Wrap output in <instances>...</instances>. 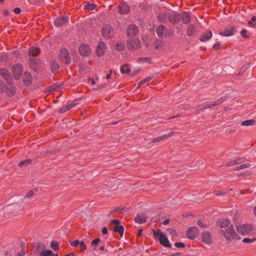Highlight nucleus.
<instances>
[{"mask_svg":"<svg viewBox=\"0 0 256 256\" xmlns=\"http://www.w3.org/2000/svg\"><path fill=\"white\" fill-rule=\"evenodd\" d=\"M168 222H169V220H168V219H167V220H164V221L163 222V224H164V225H166V224H168Z\"/></svg>","mask_w":256,"mask_h":256,"instance_id":"nucleus-61","label":"nucleus"},{"mask_svg":"<svg viewBox=\"0 0 256 256\" xmlns=\"http://www.w3.org/2000/svg\"><path fill=\"white\" fill-rule=\"evenodd\" d=\"M68 18L67 17H61L56 19L54 21V24L56 26H61L68 22Z\"/></svg>","mask_w":256,"mask_h":256,"instance_id":"nucleus-18","label":"nucleus"},{"mask_svg":"<svg viewBox=\"0 0 256 256\" xmlns=\"http://www.w3.org/2000/svg\"><path fill=\"white\" fill-rule=\"evenodd\" d=\"M44 248H45L44 244H42V243H40V244H38V245L36 246V249L38 250H44Z\"/></svg>","mask_w":256,"mask_h":256,"instance_id":"nucleus-45","label":"nucleus"},{"mask_svg":"<svg viewBox=\"0 0 256 256\" xmlns=\"http://www.w3.org/2000/svg\"><path fill=\"white\" fill-rule=\"evenodd\" d=\"M39 53L40 50L38 48L32 47L29 50L28 54L30 56H36Z\"/></svg>","mask_w":256,"mask_h":256,"instance_id":"nucleus-23","label":"nucleus"},{"mask_svg":"<svg viewBox=\"0 0 256 256\" xmlns=\"http://www.w3.org/2000/svg\"><path fill=\"white\" fill-rule=\"evenodd\" d=\"M202 242L206 244H210L212 242V236L210 232H204L202 234Z\"/></svg>","mask_w":256,"mask_h":256,"instance_id":"nucleus-11","label":"nucleus"},{"mask_svg":"<svg viewBox=\"0 0 256 256\" xmlns=\"http://www.w3.org/2000/svg\"><path fill=\"white\" fill-rule=\"evenodd\" d=\"M138 32V27L136 25H130L127 30V34L129 36H134Z\"/></svg>","mask_w":256,"mask_h":256,"instance_id":"nucleus-17","label":"nucleus"},{"mask_svg":"<svg viewBox=\"0 0 256 256\" xmlns=\"http://www.w3.org/2000/svg\"><path fill=\"white\" fill-rule=\"evenodd\" d=\"M96 7V4H87L84 6V8L88 10H94Z\"/></svg>","mask_w":256,"mask_h":256,"instance_id":"nucleus-36","label":"nucleus"},{"mask_svg":"<svg viewBox=\"0 0 256 256\" xmlns=\"http://www.w3.org/2000/svg\"><path fill=\"white\" fill-rule=\"evenodd\" d=\"M220 46V45L218 43H216L213 46V48L214 49H218V48H219Z\"/></svg>","mask_w":256,"mask_h":256,"instance_id":"nucleus-58","label":"nucleus"},{"mask_svg":"<svg viewBox=\"0 0 256 256\" xmlns=\"http://www.w3.org/2000/svg\"><path fill=\"white\" fill-rule=\"evenodd\" d=\"M53 252L51 250H43L40 254V256H52Z\"/></svg>","mask_w":256,"mask_h":256,"instance_id":"nucleus-34","label":"nucleus"},{"mask_svg":"<svg viewBox=\"0 0 256 256\" xmlns=\"http://www.w3.org/2000/svg\"><path fill=\"white\" fill-rule=\"evenodd\" d=\"M102 233L103 234H106L108 233V230L106 227H104L102 229Z\"/></svg>","mask_w":256,"mask_h":256,"instance_id":"nucleus-56","label":"nucleus"},{"mask_svg":"<svg viewBox=\"0 0 256 256\" xmlns=\"http://www.w3.org/2000/svg\"><path fill=\"white\" fill-rule=\"evenodd\" d=\"M24 252L23 250H21L20 252H18L14 256H24Z\"/></svg>","mask_w":256,"mask_h":256,"instance_id":"nucleus-54","label":"nucleus"},{"mask_svg":"<svg viewBox=\"0 0 256 256\" xmlns=\"http://www.w3.org/2000/svg\"><path fill=\"white\" fill-rule=\"evenodd\" d=\"M214 193L216 196H222L224 194V192L220 190H214Z\"/></svg>","mask_w":256,"mask_h":256,"instance_id":"nucleus-51","label":"nucleus"},{"mask_svg":"<svg viewBox=\"0 0 256 256\" xmlns=\"http://www.w3.org/2000/svg\"><path fill=\"white\" fill-rule=\"evenodd\" d=\"M124 42L118 41L116 42L114 49L117 51H122L124 50Z\"/></svg>","mask_w":256,"mask_h":256,"instance_id":"nucleus-24","label":"nucleus"},{"mask_svg":"<svg viewBox=\"0 0 256 256\" xmlns=\"http://www.w3.org/2000/svg\"><path fill=\"white\" fill-rule=\"evenodd\" d=\"M236 132V130H230L228 131V133L230 134H232Z\"/></svg>","mask_w":256,"mask_h":256,"instance_id":"nucleus-62","label":"nucleus"},{"mask_svg":"<svg viewBox=\"0 0 256 256\" xmlns=\"http://www.w3.org/2000/svg\"><path fill=\"white\" fill-rule=\"evenodd\" d=\"M174 246L176 247V248H184L185 247V245L184 243L182 242H176L175 244H174Z\"/></svg>","mask_w":256,"mask_h":256,"instance_id":"nucleus-48","label":"nucleus"},{"mask_svg":"<svg viewBox=\"0 0 256 256\" xmlns=\"http://www.w3.org/2000/svg\"><path fill=\"white\" fill-rule=\"evenodd\" d=\"M102 34L104 38H110L114 36L113 29L110 25H104L102 29Z\"/></svg>","mask_w":256,"mask_h":256,"instance_id":"nucleus-5","label":"nucleus"},{"mask_svg":"<svg viewBox=\"0 0 256 256\" xmlns=\"http://www.w3.org/2000/svg\"><path fill=\"white\" fill-rule=\"evenodd\" d=\"M34 195V192L32 190H29L27 192L25 196V198H30Z\"/></svg>","mask_w":256,"mask_h":256,"instance_id":"nucleus-49","label":"nucleus"},{"mask_svg":"<svg viewBox=\"0 0 256 256\" xmlns=\"http://www.w3.org/2000/svg\"><path fill=\"white\" fill-rule=\"evenodd\" d=\"M176 132H169L168 134H164V135H163V136H158L156 138H154L153 140H152V143H156V142H158L161 140H166L170 136H174Z\"/></svg>","mask_w":256,"mask_h":256,"instance_id":"nucleus-13","label":"nucleus"},{"mask_svg":"<svg viewBox=\"0 0 256 256\" xmlns=\"http://www.w3.org/2000/svg\"><path fill=\"white\" fill-rule=\"evenodd\" d=\"M156 32L158 36H169L170 34L162 25H160L158 27Z\"/></svg>","mask_w":256,"mask_h":256,"instance_id":"nucleus-15","label":"nucleus"},{"mask_svg":"<svg viewBox=\"0 0 256 256\" xmlns=\"http://www.w3.org/2000/svg\"><path fill=\"white\" fill-rule=\"evenodd\" d=\"M170 233L171 234H172V235H176V232L174 230H172V229L170 230Z\"/></svg>","mask_w":256,"mask_h":256,"instance_id":"nucleus-59","label":"nucleus"},{"mask_svg":"<svg viewBox=\"0 0 256 256\" xmlns=\"http://www.w3.org/2000/svg\"><path fill=\"white\" fill-rule=\"evenodd\" d=\"M250 164H242L241 166L235 168L234 170H243L244 168L250 167Z\"/></svg>","mask_w":256,"mask_h":256,"instance_id":"nucleus-39","label":"nucleus"},{"mask_svg":"<svg viewBox=\"0 0 256 256\" xmlns=\"http://www.w3.org/2000/svg\"><path fill=\"white\" fill-rule=\"evenodd\" d=\"M100 242V239L99 238H96L94 240L91 242V246L94 247V250H96V246H97Z\"/></svg>","mask_w":256,"mask_h":256,"instance_id":"nucleus-40","label":"nucleus"},{"mask_svg":"<svg viewBox=\"0 0 256 256\" xmlns=\"http://www.w3.org/2000/svg\"><path fill=\"white\" fill-rule=\"evenodd\" d=\"M198 232V229L196 227H190L187 230L186 235L188 238L194 240L197 236Z\"/></svg>","mask_w":256,"mask_h":256,"instance_id":"nucleus-8","label":"nucleus"},{"mask_svg":"<svg viewBox=\"0 0 256 256\" xmlns=\"http://www.w3.org/2000/svg\"><path fill=\"white\" fill-rule=\"evenodd\" d=\"M230 94L228 93L226 94L224 96L221 97L218 100H217L214 102L213 103L210 104H206L202 106H198V110H203L206 108H210L212 106H215L220 105V104L223 103L226 100L230 97Z\"/></svg>","mask_w":256,"mask_h":256,"instance_id":"nucleus-3","label":"nucleus"},{"mask_svg":"<svg viewBox=\"0 0 256 256\" xmlns=\"http://www.w3.org/2000/svg\"><path fill=\"white\" fill-rule=\"evenodd\" d=\"M195 31V26L194 24H190L188 27L186 34L188 36H192Z\"/></svg>","mask_w":256,"mask_h":256,"instance_id":"nucleus-31","label":"nucleus"},{"mask_svg":"<svg viewBox=\"0 0 256 256\" xmlns=\"http://www.w3.org/2000/svg\"><path fill=\"white\" fill-rule=\"evenodd\" d=\"M120 223V221L119 220H112L110 221V224H114L116 225V226L119 224Z\"/></svg>","mask_w":256,"mask_h":256,"instance_id":"nucleus-52","label":"nucleus"},{"mask_svg":"<svg viewBox=\"0 0 256 256\" xmlns=\"http://www.w3.org/2000/svg\"><path fill=\"white\" fill-rule=\"evenodd\" d=\"M130 10V8L126 3H122L118 7V11L121 14L128 13Z\"/></svg>","mask_w":256,"mask_h":256,"instance_id":"nucleus-16","label":"nucleus"},{"mask_svg":"<svg viewBox=\"0 0 256 256\" xmlns=\"http://www.w3.org/2000/svg\"><path fill=\"white\" fill-rule=\"evenodd\" d=\"M60 58L62 62L68 64L71 62V58L68 50L66 48L62 49L60 54Z\"/></svg>","mask_w":256,"mask_h":256,"instance_id":"nucleus-6","label":"nucleus"},{"mask_svg":"<svg viewBox=\"0 0 256 256\" xmlns=\"http://www.w3.org/2000/svg\"><path fill=\"white\" fill-rule=\"evenodd\" d=\"M244 161V158H238L234 160L231 161L226 164L227 166H230L236 164H240Z\"/></svg>","mask_w":256,"mask_h":256,"instance_id":"nucleus-26","label":"nucleus"},{"mask_svg":"<svg viewBox=\"0 0 256 256\" xmlns=\"http://www.w3.org/2000/svg\"><path fill=\"white\" fill-rule=\"evenodd\" d=\"M31 162H32V160H30V159L26 160L21 161L18 164V166H24L26 164H30Z\"/></svg>","mask_w":256,"mask_h":256,"instance_id":"nucleus-41","label":"nucleus"},{"mask_svg":"<svg viewBox=\"0 0 256 256\" xmlns=\"http://www.w3.org/2000/svg\"><path fill=\"white\" fill-rule=\"evenodd\" d=\"M198 225L200 226V227H202V228H206V226L204 225V224H203V223L200 221V220H198Z\"/></svg>","mask_w":256,"mask_h":256,"instance_id":"nucleus-55","label":"nucleus"},{"mask_svg":"<svg viewBox=\"0 0 256 256\" xmlns=\"http://www.w3.org/2000/svg\"><path fill=\"white\" fill-rule=\"evenodd\" d=\"M256 124V121L254 120H248L242 122L241 125L244 126H254Z\"/></svg>","mask_w":256,"mask_h":256,"instance_id":"nucleus-25","label":"nucleus"},{"mask_svg":"<svg viewBox=\"0 0 256 256\" xmlns=\"http://www.w3.org/2000/svg\"><path fill=\"white\" fill-rule=\"evenodd\" d=\"M4 13L5 16H8L9 14V12L8 10H5Z\"/></svg>","mask_w":256,"mask_h":256,"instance_id":"nucleus-63","label":"nucleus"},{"mask_svg":"<svg viewBox=\"0 0 256 256\" xmlns=\"http://www.w3.org/2000/svg\"><path fill=\"white\" fill-rule=\"evenodd\" d=\"M114 230L115 232H118L121 236H122L124 232V228L122 226H116L114 228Z\"/></svg>","mask_w":256,"mask_h":256,"instance_id":"nucleus-30","label":"nucleus"},{"mask_svg":"<svg viewBox=\"0 0 256 256\" xmlns=\"http://www.w3.org/2000/svg\"><path fill=\"white\" fill-rule=\"evenodd\" d=\"M20 11L21 10L19 8H15L14 10V12L17 14H20Z\"/></svg>","mask_w":256,"mask_h":256,"instance_id":"nucleus-57","label":"nucleus"},{"mask_svg":"<svg viewBox=\"0 0 256 256\" xmlns=\"http://www.w3.org/2000/svg\"><path fill=\"white\" fill-rule=\"evenodd\" d=\"M255 240H256V238H244L243 239L242 242L244 243H250Z\"/></svg>","mask_w":256,"mask_h":256,"instance_id":"nucleus-43","label":"nucleus"},{"mask_svg":"<svg viewBox=\"0 0 256 256\" xmlns=\"http://www.w3.org/2000/svg\"><path fill=\"white\" fill-rule=\"evenodd\" d=\"M106 44L104 42H100L97 46L96 54L98 56H102L106 52Z\"/></svg>","mask_w":256,"mask_h":256,"instance_id":"nucleus-14","label":"nucleus"},{"mask_svg":"<svg viewBox=\"0 0 256 256\" xmlns=\"http://www.w3.org/2000/svg\"><path fill=\"white\" fill-rule=\"evenodd\" d=\"M128 48L129 50H135L140 46V42L139 39L134 38L128 41Z\"/></svg>","mask_w":256,"mask_h":256,"instance_id":"nucleus-7","label":"nucleus"},{"mask_svg":"<svg viewBox=\"0 0 256 256\" xmlns=\"http://www.w3.org/2000/svg\"><path fill=\"white\" fill-rule=\"evenodd\" d=\"M130 69L128 68V65L124 64V66H122L120 68V72L122 73H126L128 74L130 72Z\"/></svg>","mask_w":256,"mask_h":256,"instance_id":"nucleus-38","label":"nucleus"},{"mask_svg":"<svg viewBox=\"0 0 256 256\" xmlns=\"http://www.w3.org/2000/svg\"><path fill=\"white\" fill-rule=\"evenodd\" d=\"M112 70H110V73L108 74L106 76V78L107 79H109L111 77V74H112Z\"/></svg>","mask_w":256,"mask_h":256,"instance_id":"nucleus-60","label":"nucleus"},{"mask_svg":"<svg viewBox=\"0 0 256 256\" xmlns=\"http://www.w3.org/2000/svg\"><path fill=\"white\" fill-rule=\"evenodd\" d=\"M50 66L54 72H57L60 68L59 64L56 62H52L50 64Z\"/></svg>","mask_w":256,"mask_h":256,"instance_id":"nucleus-32","label":"nucleus"},{"mask_svg":"<svg viewBox=\"0 0 256 256\" xmlns=\"http://www.w3.org/2000/svg\"><path fill=\"white\" fill-rule=\"evenodd\" d=\"M212 36V32L210 30H208L202 35L200 40L201 42H204L209 40Z\"/></svg>","mask_w":256,"mask_h":256,"instance_id":"nucleus-22","label":"nucleus"},{"mask_svg":"<svg viewBox=\"0 0 256 256\" xmlns=\"http://www.w3.org/2000/svg\"><path fill=\"white\" fill-rule=\"evenodd\" d=\"M75 104H70L67 106H66L62 108H61L60 111L61 112H66L68 110H70L72 107L74 106Z\"/></svg>","mask_w":256,"mask_h":256,"instance_id":"nucleus-33","label":"nucleus"},{"mask_svg":"<svg viewBox=\"0 0 256 256\" xmlns=\"http://www.w3.org/2000/svg\"><path fill=\"white\" fill-rule=\"evenodd\" d=\"M236 228L238 234L244 236L249 234L252 232V227L251 224H243L237 226Z\"/></svg>","mask_w":256,"mask_h":256,"instance_id":"nucleus-4","label":"nucleus"},{"mask_svg":"<svg viewBox=\"0 0 256 256\" xmlns=\"http://www.w3.org/2000/svg\"><path fill=\"white\" fill-rule=\"evenodd\" d=\"M180 18V14H174L171 16L170 17V20L172 23H174V24L177 23L179 22Z\"/></svg>","mask_w":256,"mask_h":256,"instance_id":"nucleus-29","label":"nucleus"},{"mask_svg":"<svg viewBox=\"0 0 256 256\" xmlns=\"http://www.w3.org/2000/svg\"><path fill=\"white\" fill-rule=\"evenodd\" d=\"M0 74L6 80H8L10 76L8 72L4 68L0 69Z\"/></svg>","mask_w":256,"mask_h":256,"instance_id":"nucleus-28","label":"nucleus"},{"mask_svg":"<svg viewBox=\"0 0 256 256\" xmlns=\"http://www.w3.org/2000/svg\"><path fill=\"white\" fill-rule=\"evenodd\" d=\"M0 92H6L8 96H12L14 93V86L8 80L5 84L0 80Z\"/></svg>","mask_w":256,"mask_h":256,"instance_id":"nucleus-1","label":"nucleus"},{"mask_svg":"<svg viewBox=\"0 0 256 256\" xmlns=\"http://www.w3.org/2000/svg\"><path fill=\"white\" fill-rule=\"evenodd\" d=\"M80 245L81 247V249L80 250V252L84 251L86 249V246L84 244L83 241L80 242Z\"/></svg>","mask_w":256,"mask_h":256,"instance_id":"nucleus-46","label":"nucleus"},{"mask_svg":"<svg viewBox=\"0 0 256 256\" xmlns=\"http://www.w3.org/2000/svg\"><path fill=\"white\" fill-rule=\"evenodd\" d=\"M138 60L140 62H146L150 63V60L147 57H144L139 58Z\"/></svg>","mask_w":256,"mask_h":256,"instance_id":"nucleus-44","label":"nucleus"},{"mask_svg":"<svg viewBox=\"0 0 256 256\" xmlns=\"http://www.w3.org/2000/svg\"><path fill=\"white\" fill-rule=\"evenodd\" d=\"M256 20V16H253L252 18V22H255Z\"/></svg>","mask_w":256,"mask_h":256,"instance_id":"nucleus-64","label":"nucleus"},{"mask_svg":"<svg viewBox=\"0 0 256 256\" xmlns=\"http://www.w3.org/2000/svg\"><path fill=\"white\" fill-rule=\"evenodd\" d=\"M154 235L155 237L156 238H158L159 239V238L162 235H164V233H162L160 230L158 229L156 230H153Z\"/></svg>","mask_w":256,"mask_h":256,"instance_id":"nucleus-37","label":"nucleus"},{"mask_svg":"<svg viewBox=\"0 0 256 256\" xmlns=\"http://www.w3.org/2000/svg\"><path fill=\"white\" fill-rule=\"evenodd\" d=\"M152 79V78L150 77V76L146 78H144V80H142V81H140L139 82V84H138V86H140L144 84L146 82H149Z\"/></svg>","mask_w":256,"mask_h":256,"instance_id":"nucleus-42","label":"nucleus"},{"mask_svg":"<svg viewBox=\"0 0 256 256\" xmlns=\"http://www.w3.org/2000/svg\"><path fill=\"white\" fill-rule=\"evenodd\" d=\"M80 242L79 240H76L74 241H72V242H70V244L72 246H78V244H80Z\"/></svg>","mask_w":256,"mask_h":256,"instance_id":"nucleus-47","label":"nucleus"},{"mask_svg":"<svg viewBox=\"0 0 256 256\" xmlns=\"http://www.w3.org/2000/svg\"><path fill=\"white\" fill-rule=\"evenodd\" d=\"M246 30H241L240 34L242 36H244V38H248V36L246 34Z\"/></svg>","mask_w":256,"mask_h":256,"instance_id":"nucleus-53","label":"nucleus"},{"mask_svg":"<svg viewBox=\"0 0 256 256\" xmlns=\"http://www.w3.org/2000/svg\"><path fill=\"white\" fill-rule=\"evenodd\" d=\"M230 222L228 219L220 220L218 222V225L221 228H228L230 225Z\"/></svg>","mask_w":256,"mask_h":256,"instance_id":"nucleus-21","label":"nucleus"},{"mask_svg":"<svg viewBox=\"0 0 256 256\" xmlns=\"http://www.w3.org/2000/svg\"><path fill=\"white\" fill-rule=\"evenodd\" d=\"M147 218L144 214H138L134 218V221L138 224H143L146 221Z\"/></svg>","mask_w":256,"mask_h":256,"instance_id":"nucleus-20","label":"nucleus"},{"mask_svg":"<svg viewBox=\"0 0 256 256\" xmlns=\"http://www.w3.org/2000/svg\"><path fill=\"white\" fill-rule=\"evenodd\" d=\"M12 71L14 78L16 79H19L22 72V66L20 64H15L12 68Z\"/></svg>","mask_w":256,"mask_h":256,"instance_id":"nucleus-9","label":"nucleus"},{"mask_svg":"<svg viewBox=\"0 0 256 256\" xmlns=\"http://www.w3.org/2000/svg\"><path fill=\"white\" fill-rule=\"evenodd\" d=\"M220 233L222 234L228 240L232 239H240L238 234L235 232L234 229L232 225L224 230H220Z\"/></svg>","mask_w":256,"mask_h":256,"instance_id":"nucleus-2","label":"nucleus"},{"mask_svg":"<svg viewBox=\"0 0 256 256\" xmlns=\"http://www.w3.org/2000/svg\"><path fill=\"white\" fill-rule=\"evenodd\" d=\"M50 246L55 250L56 251L59 249V244L58 242L52 240L50 244Z\"/></svg>","mask_w":256,"mask_h":256,"instance_id":"nucleus-35","label":"nucleus"},{"mask_svg":"<svg viewBox=\"0 0 256 256\" xmlns=\"http://www.w3.org/2000/svg\"><path fill=\"white\" fill-rule=\"evenodd\" d=\"M182 22L184 24H188L190 21V16L188 12H184L182 16Z\"/></svg>","mask_w":256,"mask_h":256,"instance_id":"nucleus-27","label":"nucleus"},{"mask_svg":"<svg viewBox=\"0 0 256 256\" xmlns=\"http://www.w3.org/2000/svg\"><path fill=\"white\" fill-rule=\"evenodd\" d=\"M159 241L160 244L165 247L171 248L172 246L168 239L166 237L164 234L161 236L159 238Z\"/></svg>","mask_w":256,"mask_h":256,"instance_id":"nucleus-19","label":"nucleus"},{"mask_svg":"<svg viewBox=\"0 0 256 256\" xmlns=\"http://www.w3.org/2000/svg\"><path fill=\"white\" fill-rule=\"evenodd\" d=\"M30 64V66L31 68H32L34 70H36V68H37V66H36V64H35V62L34 61L31 60Z\"/></svg>","mask_w":256,"mask_h":256,"instance_id":"nucleus-50","label":"nucleus"},{"mask_svg":"<svg viewBox=\"0 0 256 256\" xmlns=\"http://www.w3.org/2000/svg\"><path fill=\"white\" fill-rule=\"evenodd\" d=\"M235 32V28L232 26H230L226 28L224 32H220V34L222 36H229L234 35Z\"/></svg>","mask_w":256,"mask_h":256,"instance_id":"nucleus-12","label":"nucleus"},{"mask_svg":"<svg viewBox=\"0 0 256 256\" xmlns=\"http://www.w3.org/2000/svg\"><path fill=\"white\" fill-rule=\"evenodd\" d=\"M79 52L83 56H88L91 53L90 48L86 44H82L79 48Z\"/></svg>","mask_w":256,"mask_h":256,"instance_id":"nucleus-10","label":"nucleus"}]
</instances>
